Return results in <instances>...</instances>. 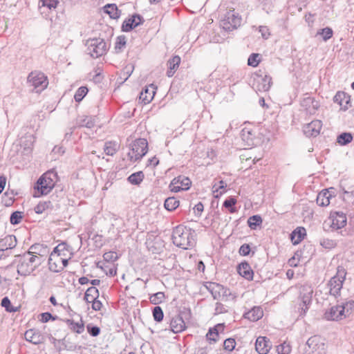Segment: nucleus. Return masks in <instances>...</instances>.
Here are the masks:
<instances>
[{
  "label": "nucleus",
  "mask_w": 354,
  "mask_h": 354,
  "mask_svg": "<svg viewBox=\"0 0 354 354\" xmlns=\"http://www.w3.org/2000/svg\"><path fill=\"white\" fill-rule=\"evenodd\" d=\"M194 236V230L179 225L174 228L171 239L175 245L187 250L195 245Z\"/></svg>",
  "instance_id": "1"
},
{
  "label": "nucleus",
  "mask_w": 354,
  "mask_h": 354,
  "mask_svg": "<svg viewBox=\"0 0 354 354\" xmlns=\"http://www.w3.org/2000/svg\"><path fill=\"white\" fill-rule=\"evenodd\" d=\"M18 260L17 273L21 276L30 274L41 264L40 259L30 252H26L23 254L17 255Z\"/></svg>",
  "instance_id": "2"
},
{
  "label": "nucleus",
  "mask_w": 354,
  "mask_h": 354,
  "mask_svg": "<svg viewBox=\"0 0 354 354\" xmlns=\"http://www.w3.org/2000/svg\"><path fill=\"white\" fill-rule=\"evenodd\" d=\"M346 274V269L342 266H338L336 274L331 277L327 283L330 295L334 296L335 298H338L341 295V290L342 289Z\"/></svg>",
  "instance_id": "3"
},
{
  "label": "nucleus",
  "mask_w": 354,
  "mask_h": 354,
  "mask_svg": "<svg viewBox=\"0 0 354 354\" xmlns=\"http://www.w3.org/2000/svg\"><path fill=\"white\" fill-rule=\"evenodd\" d=\"M86 53L93 58H98L106 53L108 47L102 38H90L86 40Z\"/></svg>",
  "instance_id": "4"
},
{
  "label": "nucleus",
  "mask_w": 354,
  "mask_h": 354,
  "mask_svg": "<svg viewBox=\"0 0 354 354\" xmlns=\"http://www.w3.org/2000/svg\"><path fill=\"white\" fill-rule=\"evenodd\" d=\"M347 218L346 214L342 212H331L328 221L324 223V229L325 230L332 231L338 230L346 225Z\"/></svg>",
  "instance_id": "5"
},
{
  "label": "nucleus",
  "mask_w": 354,
  "mask_h": 354,
  "mask_svg": "<svg viewBox=\"0 0 354 354\" xmlns=\"http://www.w3.org/2000/svg\"><path fill=\"white\" fill-rule=\"evenodd\" d=\"M241 15L234 10H230L225 14L223 19L221 20L220 26L226 31H232L241 26Z\"/></svg>",
  "instance_id": "6"
},
{
  "label": "nucleus",
  "mask_w": 354,
  "mask_h": 354,
  "mask_svg": "<svg viewBox=\"0 0 354 354\" xmlns=\"http://www.w3.org/2000/svg\"><path fill=\"white\" fill-rule=\"evenodd\" d=\"M313 290L310 286H303L301 288L299 297V307L298 308L299 316H304L312 304Z\"/></svg>",
  "instance_id": "7"
},
{
  "label": "nucleus",
  "mask_w": 354,
  "mask_h": 354,
  "mask_svg": "<svg viewBox=\"0 0 354 354\" xmlns=\"http://www.w3.org/2000/svg\"><path fill=\"white\" fill-rule=\"evenodd\" d=\"M190 310L184 308L180 310L178 315L172 317L169 320L170 330L174 333H181L186 328L184 319L190 317Z\"/></svg>",
  "instance_id": "8"
},
{
  "label": "nucleus",
  "mask_w": 354,
  "mask_h": 354,
  "mask_svg": "<svg viewBox=\"0 0 354 354\" xmlns=\"http://www.w3.org/2000/svg\"><path fill=\"white\" fill-rule=\"evenodd\" d=\"M28 81L34 87L36 93L42 91L48 84L47 77L41 72H31L28 75Z\"/></svg>",
  "instance_id": "9"
},
{
  "label": "nucleus",
  "mask_w": 354,
  "mask_h": 354,
  "mask_svg": "<svg viewBox=\"0 0 354 354\" xmlns=\"http://www.w3.org/2000/svg\"><path fill=\"white\" fill-rule=\"evenodd\" d=\"M300 105L306 115H314L320 107V103L308 93L304 95L301 99Z\"/></svg>",
  "instance_id": "10"
},
{
  "label": "nucleus",
  "mask_w": 354,
  "mask_h": 354,
  "mask_svg": "<svg viewBox=\"0 0 354 354\" xmlns=\"http://www.w3.org/2000/svg\"><path fill=\"white\" fill-rule=\"evenodd\" d=\"M272 84V77L269 75L264 73L261 71L254 74V85L257 91L261 92L268 91Z\"/></svg>",
  "instance_id": "11"
},
{
  "label": "nucleus",
  "mask_w": 354,
  "mask_h": 354,
  "mask_svg": "<svg viewBox=\"0 0 354 354\" xmlns=\"http://www.w3.org/2000/svg\"><path fill=\"white\" fill-rule=\"evenodd\" d=\"M135 160H140L148 151V142L145 138H138L130 145Z\"/></svg>",
  "instance_id": "12"
},
{
  "label": "nucleus",
  "mask_w": 354,
  "mask_h": 354,
  "mask_svg": "<svg viewBox=\"0 0 354 354\" xmlns=\"http://www.w3.org/2000/svg\"><path fill=\"white\" fill-rule=\"evenodd\" d=\"M192 185L191 180L183 175L175 177L170 183L169 187L172 192H179L180 191L188 190Z\"/></svg>",
  "instance_id": "13"
},
{
  "label": "nucleus",
  "mask_w": 354,
  "mask_h": 354,
  "mask_svg": "<svg viewBox=\"0 0 354 354\" xmlns=\"http://www.w3.org/2000/svg\"><path fill=\"white\" fill-rule=\"evenodd\" d=\"M144 22L145 19L142 15L134 13L122 22L121 30L125 32H130L138 26L142 25Z\"/></svg>",
  "instance_id": "14"
},
{
  "label": "nucleus",
  "mask_w": 354,
  "mask_h": 354,
  "mask_svg": "<svg viewBox=\"0 0 354 354\" xmlns=\"http://www.w3.org/2000/svg\"><path fill=\"white\" fill-rule=\"evenodd\" d=\"M324 318L327 321L342 320L345 318L344 308H341L339 304L333 306L326 310L324 314Z\"/></svg>",
  "instance_id": "15"
},
{
  "label": "nucleus",
  "mask_w": 354,
  "mask_h": 354,
  "mask_svg": "<svg viewBox=\"0 0 354 354\" xmlns=\"http://www.w3.org/2000/svg\"><path fill=\"white\" fill-rule=\"evenodd\" d=\"M322 127V122L314 120L304 126L303 132L306 137H316L319 134Z\"/></svg>",
  "instance_id": "16"
},
{
  "label": "nucleus",
  "mask_w": 354,
  "mask_h": 354,
  "mask_svg": "<svg viewBox=\"0 0 354 354\" xmlns=\"http://www.w3.org/2000/svg\"><path fill=\"white\" fill-rule=\"evenodd\" d=\"M157 86L153 84L146 86L140 93L139 100L145 104H149L153 99Z\"/></svg>",
  "instance_id": "17"
},
{
  "label": "nucleus",
  "mask_w": 354,
  "mask_h": 354,
  "mask_svg": "<svg viewBox=\"0 0 354 354\" xmlns=\"http://www.w3.org/2000/svg\"><path fill=\"white\" fill-rule=\"evenodd\" d=\"M333 102L337 103L340 109L345 111L348 109L351 105V96L344 91H337L333 97Z\"/></svg>",
  "instance_id": "18"
},
{
  "label": "nucleus",
  "mask_w": 354,
  "mask_h": 354,
  "mask_svg": "<svg viewBox=\"0 0 354 354\" xmlns=\"http://www.w3.org/2000/svg\"><path fill=\"white\" fill-rule=\"evenodd\" d=\"M272 348V344L267 337L259 336L255 342V349L259 354H267Z\"/></svg>",
  "instance_id": "19"
},
{
  "label": "nucleus",
  "mask_w": 354,
  "mask_h": 354,
  "mask_svg": "<svg viewBox=\"0 0 354 354\" xmlns=\"http://www.w3.org/2000/svg\"><path fill=\"white\" fill-rule=\"evenodd\" d=\"M70 253H73V248L66 241H62L53 248L51 255L66 257L70 256Z\"/></svg>",
  "instance_id": "20"
},
{
  "label": "nucleus",
  "mask_w": 354,
  "mask_h": 354,
  "mask_svg": "<svg viewBox=\"0 0 354 354\" xmlns=\"http://www.w3.org/2000/svg\"><path fill=\"white\" fill-rule=\"evenodd\" d=\"M25 339L33 344L37 345L44 342V336L38 329L30 328L24 333Z\"/></svg>",
  "instance_id": "21"
},
{
  "label": "nucleus",
  "mask_w": 354,
  "mask_h": 354,
  "mask_svg": "<svg viewBox=\"0 0 354 354\" xmlns=\"http://www.w3.org/2000/svg\"><path fill=\"white\" fill-rule=\"evenodd\" d=\"M97 118L93 115H80L76 120V126L79 128L86 127L92 129L95 127Z\"/></svg>",
  "instance_id": "22"
},
{
  "label": "nucleus",
  "mask_w": 354,
  "mask_h": 354,
  "mask_svg": "<svg viewBox=\"0 0 354 354\" xmlns=\"http://www.w3.org/2000/svg\"><path fill=\"white\" fill-rule=\"evenodd\" d=\"M47 175H41L35 183L34 186L35 189L39 194V195H46L50 192L53 189L45 180Z\"/></svg>",
  "instance_id": "23"
},
{
  "label": "nucleus",
  "mask_w": 354,
  "mask_h": 354,
  "mask_svg": "<svg viewBox=\"0 0 354 354\" xmlns=\"http://www.w3.org/2000/svg\"><path fill=\"white\" fill-rule=\"evenodd\" d=\"M47 175H41L35 183L34 186L35 189L39 194V195H46L50 192L53 189L45 180Z\"/></svg>",
  "instance_id": "24"
},
{
  "label": "nucleus",
  "mask_w": 354,
  "mask_h": 354,
  "mask_svg": "<svg viewBox=\"0 0 354 354\" xmlns=\"http://www.w3.org/2000/svg\"><path fill=\"white\" fill-rule=\"evenodd\" d=\"M238 273L244 279L252 281L253 280L254 272L248 262L244 261L237 266Z\"/></svg>",
  "instance_id": "25"
},
{
  "label": "nucleus",
  "mask_w": 354,
  "mask_h": 354,
  "mask_svg": "<svg viewBox=\"0 0 354 354\" xmlns=\"http://www.w3.org/2000/svg\"><path fill=\"white\" fill-rule=\"evenodd\" d=\"M306 236V230L304 227H296L290 234V239L293 245L300 243Z\"/></svg>",
  "instance_id": "26"
},
{
  "label": "nucleus",
  "mask_w": 354,
  "mask_h": 354,
  "mask_svg": "<svg viewBox=\"0 0 354 354\" xmlns=\"http://www.w3.org/2000/svg\"><path fill=\"white\" fill-rule=\"evenodd\" d=\"M224 328V324H218L215 325L214 327L209 328L207 333L206 334V338L209 342V343H215L217 342L219 335V332L221 330H223Z\"/></svg>",
  "instance_id": "27"
},
{
  "label": "nucleus",
  "mask_w": 354,
  "mask_h": 354,
  "mask_svg": "<svg viewBox=\"0 0 354 354\" xmlns=\"http://www.w3.org/2000/svg\"><path fill=\"white\" fill-rule=\"evenodd\" d=\"M61 257H57L56 255H51L50 254V257L48 260V266L50 271L59 273L63 271V266H61Z\"/></svg>",
  "instance_id": "28"
},
{
  "label": "nucleus",
  "mask_w": 354,
  "mask_h": 354,
  "mask_svg": "<svg viewBox=\"0 0 354 354\" xmlns=\"http://www.w3.org/2000/svg\"><path fill=\"white\" fill-rule=\"evenodd\" d=\"M241 137L247 147H250L254 145L255 134L252 129L243 128L241 131Z\"/></svg>",
  "instance_id": "29"
},
{
  "label": "nucleus",
  "mask_w": 354,
  "mask_h": 354,
  "mask_svg": "<svg viewBox=\"0 0 354 354\" xmlns=\"http://www.w3.org/2000/svg\"><path fill=\"white\" fill-rule=\"evenodd\" d=\"M263 315V310L259 306H254L251 310L245 312L243 315L244 318L251 321L257 322Z\"/></svg>",
  "instance_id": "30"
},
{
  "label": "nucleus",
  "mask_w": 354,
  "mask_h": 354,
  "mask_svg": "<svg viewBox=\"0 0 354 354\" xmlns=\"http://www.w3.org/2000/svg\"><path fill=\"white\" fill-rule=\"evenodd\" d=\"M205 288L211 293L214 299H218L221 297L223 286L214 282H207Z\"/></svg>",
  "instance_id": "31"
},
{
  "label": "nucleus",
  "mask_w": 354,
  "mask_h": 354,
  "mask_svg": "<svg viewBox=\"0 0 354 354\" xmlns=\"http://www.w3.org/2000/svg\"><path fill=\"white\" fill-rule=\"evenodd\" d=\"M64 322L68 325L70 330L77 334H82L85 330L84 323L82 319L80 322H75L73 319H66Z\"/></svg>",
  "instance_id": "32"
},
{
  "label": "nucleus",
  "mask_w": 354,
  "mask_h": 354,
  "mask_svg": "<svg viewBox=\"0 0 354 354\" xmlns=\"http://www.w3.org/2000/svg\"><path fill=\"white\" fill-rule=\"evenodd\" d=\"M333 195L328 189H323L317 196L316 202L320 207H326L330 204V199Z\"/></svg>",
  "instance_id": "33"
},
{
  "label": "nucleus",
  "mask_w": 354,
  "mask_h": 354,
  "mask_svg": "<svg viewBox=\"0 0 354 354\" xmlns=\"http://www.w3.org/2000/svg\"><path fill=\"white\" fill-rule=\"evenodd\" d=\"M180 64V57L178 55L173 56L171 59H169L167 62V75L169 77H172Z\"/></svg>",
  "instance_id": "34"
},
{
  "label": "nucleus",
  "mask_w": 354,
  "mask_h": 354,
  "mask_svg": "<svg viewBox=\"0 0 354 354\" xmlns=\"http://www.w3.org/2000/svg\"><path fill=\"white\" fill-rule=\"evenodd\" d=\"M17 239L15 235H7L0 240V248L1 249L10 250L17 245Z\"/></svg>",
  "instance_id": "35"
},
{
  "label": "nucleus",
  "mask_w": 354,
  "mask_h": 354,
  "mask_svg": "<svg viewBox=\"0 0 354 354\" xmlns=\"http://www.w3.org/2000/svg\"><path fill=\"white\" fill-rule=\"evenodd\" d=\"M27 252H30L31 254H35L44 257L49 253V248L46 245L35 243L32 245Z\"/></svg>",
  "instance_id": "36"
},
{
  "label": "nucleus",
  "mask_w": 354,
  "mask_h": 354,
  "mask_svg": "<svg viewBox=\"0 0 354 354\" xmlns=\"http://www.w3.org/2000/svg\"><path fill=\"white\" fill-rule=\"evenodd\" d=\"M104 13L109 15L113 19H118L121 15V11L118 8L115 3H108L103 7Z\"/></svg>",
  "instance_id": "37"
},
{
  "label": "nucleus",
  "mask_w": 354,
  "mask_h": 354,
  "mask_svg": "<svg viewBox=\"0 0 354 354\" xmlns=\"http://www.w3.org/2000/svg\"><path fill=\"white\" fill-rule=\"evenodd\" d=\"M134 70V66L132 64H127L121 72L120 76L118 79V82L123 84L132 74Z\"/></svg>",
  "instance_id": "38"
},
{
  "label": "nucleus",
  "mask_w": 354,
  "mask_h": 354,
  "mask_svg": "<svg viewBox=\"0 0 354 354\" xmlns=\"http://www.w3.org/2000/svg\"><path fill=\"white\" fill-rule=\"evenodd\" d=\"M353 140V135L351 132H343L337 136V142L340 146H345L351 143Z\"/></svg>",
  "instance_id": "39"
},
{
  "label": "nucleus",
  "mask_w": 354,
  "mask_h": 354,
  "mask_svg": "<svg viewBox=\"0 0 354 354\" xmlns=\"http://www.w3.org/2000/svg\"><path fill=\"white\" fill-rule=\"evenodd\" d=\"M236 203L237 201L234 196H229L224 201L223 207L226 208L231 214L236 213L237 212V209L236 207Z\"/></svg>",
  "instance_id": "40"
},
{
  "label": "nucleus",
  "mask_w": 354,
  "mask_h": 354,
  "mask_svg": "<svg viewBox=\"0 0 354 354\" xmlns=\"http://www.w3.org/2000/svg\"><path fill=\"white\" fill-rule=\"evenodd\" d=\"M100 295L99 290L94 286L89 287L85 292L84 300L86 303H90L91 300L98 299Z\"/></svg>",
  "instance_id": "41"
},
{
  "label": "nucleus",
  "mask_w": 354,
  "mask_h": 354,
  "mask_svg": "<svg viewBox=\"0 0 354 354\" xmlns=\"http://www.w3.org/2000/svg\"><path fill=\"white\" fill-rule=\"evenodd\" d=\"M145 175L142 171L134 172L127 178V181L133 185H139L144 180Z\"/></svg>",
  "instance_id": "42"
},
{
  "label": "nucleus",
  "mask_w": 354,
  "mask_h": 354,
  "mask_svg": "<svg viewBox=\"0 0 354 354\" xmlns=\"http://www.w3.org/2000/svg\"><path fill=\"white\" fill-rule=\"evenodd\" d=\"M179 205L180 201L174 196L168 197L164 203L165 208L169 212L174 211Z\"/></svg>",
  "instance_id": "43"
},
{
  "label": "nucleus",
  "mask_w": 354,
  "mask_h": 354,
  "mask_svg": "<svg viewBox=\"0 0 354 354\" xmlns=\"http://www.w3.org/2000/svg\"><path fill=\"white\" fill-rule=\"evenodd\" d=\"M127 44V37L125 35H120L117 37L115 46L114 50L115 53H120L123 51Z\"/></svg>",
  "instance_id": "44"
},
{
  "label": "nucleus",
  "mask_w": 354,
  "mask_h": 354,
  "mask_svg": "<svg viewBox=\"0 0 354 354\" xmlns=\"http://www.w3.org/2000/svg\"><path fill=\"white\" fill-rule=\"evenodd\" d=\"M263 219L259 214L250 216L248 219V225L251 230H256L257 227L261 225Z\"/></svg>",
  "instance_id": "45"
},
{
  "label": "nucleus",
  "mask_w": 354,
  "mask_h": 354,
  "mask_svg": "<svg viewBox=\"0 0 354 354\" xmlns=\"http://www.w3.org/2000/svg\"><path fill=\"white\" fill-rule=\"evenodd\" d=\"M341 308H344V317H348L354 308V300H344L339 303Z\"/></svg>",
  "instance_id": "46"
},
{
  "label": "nucleus",
  "mask_w": 354,
  "mask_h": 354,
  "mask_svg": "<svg viewBox=\"0 0 354 354\" xmlns=\"http://www.w3.org/2000/svg\"><path fill=\"white\" fill-rule=\"evenodd\" d=\"M43 175H47V176L45 177V180H46L48 185L54 188L55 183L58 180L57 173L55 170H49L43 174Z\"/></svg>",
  "instance_id": "47"
},
{
  "label": "nucleus",
  "mask_w": 354,
  "mask_h": 354,
  "mask_svg": "<svg viewBox=\"0 0 354 354\" xmlns=\"http://www.w3.org/2000/svg\"><path fill=\"white\" fill-rule=\"evenodd\" d=\"M227 187V183L221 180L218 181V185L216 187V184H214L213 186V192L215 194L214 195V198H219L225 192V189Z\"/></svg>",
  "instance_id": "48"
},
{
  "label": "nucleus",
  "mask_w": 354,
  "mask_h": 354,
  "mask_svg": "<svg viewBox=\"0 0 354 354\" xmlns=\"http://www.w3.org/2000/svg\"><path fill=\"white\" fill-rule=\"evenodd\" d=\"M1 306L3 307L8 313H15L18 311V307H14L10 299L8 297H4L1 301Z\"/></svg>",
  "instance_id": "49"
},
{
  "label": "nucleus",
  "mask_w": 354,
  "mask_h": 354,
  "mask_svg": "<svg viewBox=\"0 0 354 354\" xmlns=\"http://www.w3.org/2000/svg\"><path fill=\"white\" fill-rule=\"evenodd\" d=\"M118 150V145L115 142H106L104 144V151L107 156H113Z\"/></svg>",
  "instance_id": "50"
},
{
  "label": "nucleus",
  "mask_w": 354,
  "mask_h": 354,
  "mask_svg": "<svg viewBox=\"0 0 354 354\" xmlns=\"http://www.w3.org/2000/svg\"><path fill=\"white\" fill-rule=\"evenodd\" d=\"M165 298V293L163 292H158L151 295L149 297L150 302L152 304L158 305L163 302Z\"/></svg>",
  "instance_id": "51"
},
{
  "label": "nucleus",
  "mask_w": 354,
  "mask_h": 354,
  "mask_svg": "<svg viewBox=\"0 0 354 354\" xmlns=\"http://www.w3.org/2000/svg\"><path fill=\"white\" fill-rule=\"evenodd\" d=\"M58 343L59 344H62L65 350L70 351H74L77 350L76 344L69 342L67 339V335H66L64 338L59 339Z\"/></svg>",
  "instance_id": "52"
},
{
  "label": "nucleus",
  "mask_w": 354,
  "mask_h": 354,
  "mask_svg": "<svg viewBox=\"0 0 354 354\" xmlns=\"http://www.w3.org/2000/svg\"><path fill=\"white\" fill-rule=\"evenodd\" d=\"M39 3H41V5L39 6L40 10L43 8H47L49 10H51L57 8L59 3V0H39Z\"/></svg>",
  "instance_id": "53"
},
{
  "label": "nucleus",
  "mask_w": 354,
  "mask_h": 354,
  "mask_svg": "<svg viewBox=\"0 0 354 354\" xmlns=\"http://www.w3.org/2000/svg\"><path fill=\"white\" fill-rule=\"evenodd\" d=\"M317 35H321L324 41H327L333 37V31L331 28L326 27L317 31Z\"/></svg>",
  "instance_id": "54"
},
{
  "label": "nucleus",
  "mask_w": 354,
  "mask_h": 354,
  "mask_svg": "<svg viewBox=\"0 0 354 354\" xmlns=\"http://www.w3.org/2000/svg\"><path fill=\"white\" fill-rule=\"evenodd\" d=\"M152 314H153V319L156 322H160L163 320L164 313L160 306H155L152 309Z\"/></svg>",
  "instance_id": "55"
},
{
  "label": "nucleus",
  "mask_w": 354,
  "mask_h": 354,
  "mask_svg": "<svg viewBox=\"0 0 354 354\" xmlns=\"http://www.w3.org/2000/svg\"><path fill=\"white\" fill-rule=\"evenodd\" d=\"M50 206H52L51 202L44 201L39 202L34 208V211L36 214H42L46 209H48Z\"/></svg>",
  "instance_id": "56"
},
{
  "label": "nucleus",
  "mask_w": 354,
  "mask_h": 354,
  "mask_svg": "<svg viewBox=\"0 0 354 354\" xmlns=\"http://www.w3.org/2000/svg\"><path fill=\"white\" fill-rule=\"evenodd\" d=\"M88 91L86 86L80 87L75 92L74 99L77 102H80Z\"/></svg>",
  "instance_id": "57"
},
{
  "label": "nucleus",
  "mask_w": 354,
  "mask_h": 354,
  "mask_svg": "<svg viewBox=\"0 0 354 354\" xmlns=\"http://www.w3.org/2000/svg\"><path fill=\"white\" fill-rule=\"evenodd\" d=\"M23 218V212L19 211L13 212L10 216V222L12 225H18Z\"/></svg>",
  "instance_id": "58"
},
{
  "label": "nucleus",
  "mask_w": 354,
  "mask_h": 354,
  "mask_svg": "<svg viewBox=\"0 0 354 354\" xmlns=\"http://www.w3.org/2000/svg\"><path fill=\"white\" fill-rule=\"evenodd\" d=\"M39 321L42 323H46L49 322L50 320L55 321L59 319V317L57 315H53L49 312H45L42 313L39 315Z\"/></svg>",
  "instance_id": "59"
},
{
  "label": "nucleus",
  "mask_w": 354,
  "mask_h": 354,
  "mask_svg": "<svg viewBox=\"0 0 354 354\" xmlns=\"http://www.w3.org/2000/svg\"><path fill=\"white\" fill-rule=\"evenodd\" d=\"M86 330L88 333L91 337H97L100 334L101 329L99 326L93 325V324H88L86 325Z\"/></svg>",
  "instance_id": "60"
},
{
  "label": "nucleus",
  "mask_w": 354,
  "mask_h": 354,
  "mask_svg": "<svg viewBox=\"0 0 354 354\" xmlns=\"http://www.w3.org/2000/svg\"><path fill=\"white\" fill-rule=\"evenodd\" d=\"M320 337L319 336L315 335L310 337L306 342V345L311 348L313 351H316L318 348V343L319 342Z\"/></svg>",
  "instance_id": "61"
},
{
  "label": "nucleus",
  "mask_w": 354,
  "mask_h": 354,
  "mask_svg": "<svg viewBox=\"0 0 354 354\" xmlns=\"http://www.w3.org/2000/svg\"><path fill=\"white\" fill-rule=\"evenodd\" d=\"M259 54L252 53L248 59V65L252 66V67L257 66L260 62V59H259Z\"/></svg>",
  "instance_id": "62"
},
{
  "label": "nucleus",
  "mask_w": 354,
  "mask_h": 354,
  "mask_svg": "<svg viewBox=\"0 0 354 354\" xmlns=\"http://www.w3.org/2000/svg\"><path fill=\"white\" fill-rule=\"evenodd\" d=\"M276 351L278 354H289L291 351V346L283 342L277 346Z\"/></svg>",
  "instance_id": "63"
},
{
  "label": "nucleus",
  "mask_w": 354,
  "mask_h": 354,
  "mask_svg": "<svg viewBox=\"0 0 354 354\" xmlns=\"http://www.w3.org/2000/svg\"><path fill=\"white\" fill-rule=\"evenodd\" d=\"M236 346V342L234 338H227L223 342L224 349L227 351H232Z\"/></svg>",
  "instance_id": "64"
}]
</instances>
